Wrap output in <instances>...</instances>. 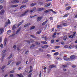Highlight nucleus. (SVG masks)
Segmentation results:
<instances>
[{"mask_svg": "<svg viewBox=\"0 0 77 77\" xmlns=\"http://www.w3.org/2000/svg\"><path fill=\"white\" fill-rule=\"evenodd\" d=\"M29 12V10H26V11H25V12H24L20 16L23 17V16H24V15H26V14H27V12Z\"/></svg>", "mask_w": 77, "mask_h": 77, "instance_id": "1", "label": "nucleus"}, {"mask_svg": "<svg viewBox=\"0 0 77 77\" xmlns=\"http://www.w3.org/2000/svg\"><path fill=\"white\" fill-rule=\"evenodd\" d=\"M44 10H45V8H38L37 9V11H44Z\"/></svg>", "mask_w": 77, "mask_h": 77, "instance_id": "2", "label": "nucleus"}, {"mask_svg": "<svg viewBox=\"0 0 77 77\" xmlns=\"http://www.w3.org/2000/svg\"><path fill=\"white\" fill-rule=\"evenodd\" d=\"M48 47V45H45L44 46H42V47L43 48H47Z\"/></svg>", "mask_w": 77, "mask_h": 77, "instance_id": "3", "label": "nucleus"}, {"mask_svg": "<svg viewBox=\"0 0 77 77\" xmlns=\"http://www.w3.org/2000/svg\"><path fill=\"white\" fill-rule=\"evenodd\" d=\"M12 3H19V1L18 0H14L11 1Z\"/></svg>", "mask_w": 77, "mask_h": 77, "instance_id": "4", "label": "nucleus"}, {"mask_svg": "<svg viewBox=\"0 0 77 77\" xmlns=\"http://www.w3.org/2000/svg\"><path fill=\"white\" fill-rule=\"evenodd\" d=\"M4 32V29L2 28H0V34H2Z\"/></svg>", "mask_w": 77, "mask_h": 77, "instance_id": "5", "label": "nucleus"}, {"mask_svg": "<svg viewBox=\"0 0 77 77\" xmlns=\"http://www.w3.org/2000/svg\"><path fill=\"white\" fill-rule=\"evenodd\" d=\"M5 14V10H2L1 11L0 13V15H3Z\"/></svg>", "mask_w": 77, "mask_h": 77, "instance_id": "6", "label": "nucleus"}, {"mask_svg": "<svg viewBox=\"0 0 77 77\" xmlns=\"http://www.w3.org/2000/svg\"><path fill=\"white\" fill-rule=\"evenodd\" d=\"M63 58L64 60H66V61L69 60V58H68L66 57H64Z\"/></svg>", "mask_w": 77, "mask_h": 77, "instance_id": "7", "label": "nucleus"}, {"mask_svg": "<svg viewBox=\"0 0 77 77\" xmlns=\"http://www.w3.org/2000/svg\"><path fill=\"white\" fill-rule=\"evenodd\" d=\"M41 20H42V17H39L37 19V20L38 21H40Z\"/></svg>", "mask_w": 77, "mask_h": 77, "instance_id": "8", "label": "nucleus"}, {"mask_svg": "<svg viewBox=\"0 0 77 77\" xmlns=\"http://www.w3.org/2000/svg\"><path fill=\"white\" fill-rule=\"evenodd\" d=\"M34 41L33 40H30V41L29 40L26 41V42H28V43H30V42H34Z\"/></svg>", "mask_w": 77, "mask_h": 77, "instance_id": "9", "label": "nucleus"}, {"mask_svg": "<svg viewBox=\"0 0 77 77\" xmlns=\"http://www.w3.org/2000/svg\"><path fill=\"white\" fill-rule=\"evenodd\" d=\"M18 5H12L11 6V8H16L17 7Z\"/></svg>", "mask_w": 77, "mask_h": 77, "instance_id": "10", "label": "nucleus"}, {"mask_svg": "<svg viewBox=\"0 0 77 77\" xmlns=\"http://www.w3.org/2000/svg\"><path fill=\"white\" fill-rule=\"evenodd\" d=\"M47 22H48V20H46L45 22H44L42 23V25L44 26V25H45V24H46Z\"/></svg>", "mask_w": 77, "mask_h": 77, "instance_id": "11", "label": "nucleus"}, {"mask_svg": "<svg viewBox=\"0 0 77 77\" xmlns=\"http://www.w3.org/2000/svg\"><path fill=\"white\" fill-rule=\"evenodd\" d=\"M30 70L29 71V73H30L31 72H32V71H33V69H32V67L31 66H30Z\"/></svg>", "mask_w": 77, "mask_h": 77, "instance_id": "12", "label": "nucleus"}, {"mask_svg": "<svg viewBox=\"0 0 77 77\" xmlns=\"http://www.w3.org/2000/svg\"><path fill=\"white\" fill-rule=\"evenodd\" d=\"M42 44H47V42H46L45 41H42Z\"/></svg>", "mask_w": 77, "mask_h": 77, "instance_id": "13", "label": "nucleus"}, {"mask_svg": "<svg viewBox=\"0 0 77 77\" xmlns=\"http://www.w3.org/2000/svg\"><path fill=\"white\" fill-rule=\"evenodd\" d=\"M36 9V8L35 7L33 9H32L30 11V12H34V11H35Z\"/></svg>", "mask_w": 77, "mask_h": 77, "instance_id": "14", "label": "nucleus"}, {"mask_svg": "<svg viewBox=\"0 0 77 77\" xmlns=\"http://www.w3.org/2000/svg\"><path fill=\"white\" fill-rule=\"evenodd\" d=\"M56 68V66H55L54 65H51L49 66L50 68Z\"/></svg>", "mask_w": 77, "mask_h": 77, "instance_id": "15", "label": "nucleus"}, {"mask_svg": "<svg viewBox=\"0 0 77 77\" xmlns=\"http://www.w3.org/2000/svg\"><path fill=\"white\" fill-rule=\"evenodd\" d=\"M50 11H51V9H48V10H45L44 11L45 13H47Z\"/></svg>", "mask_w": 77, "mask_h": 77, "instance_id": "16", "label": "nucleus"}, {"mask_svg": "<svg viewBox=\"0 0 77 77\" xmlns=\"http://www.w3.org/2000/svg\"><path fill=\"white\" fill-rule=\"evenodd\" d=\"M75 58V56H74V55H72L70 57V58L72 60V59H74Z\"/></svg>", "mask_w": 77, "mask_h": 77, "instance_id": "17", "label": "nucleus"}, {"mask_svg": "<svg viewBox=\"0 0 77 77\" xmlns=\"http://www.w3.org/2000/svg\"><path fill=\"white\" fill-rule=\"evenodd\" d=\"M50 5H51V3H49L45 5V7H48V6H50Z\"/></svg>", "mask_w": 77, "mask_h": 77, "instance_id": "18", "label": "nucleus"}, {"mask_svg": "<svg viewBox=\"0 0 77 77\" xmlns=\"http://www.w3.org/2000/svg\"><path fill=\"white\" fill-rule=\"evenodd\" d=\"M20 63H21V62H18L16 63V65H17V66H18V65H19Z\"/></svg>", "mask_w": 77, "mask_h": 77, "instance_id": "19", "label": "nucleus"}, {"mask_svg": "<svg viewBox=\"0 0 77 77\" xmlns=\"http://www.w3.org/2000/svg\"><path fill=\"white\" fill-rule=\"evenodd\" d=\"M35 5H36V3H32L30 4V6H31V7L33 6H35Z\"/></svg>", "mask_w": 77, "mask_h": 77, "instance_id": "20", "label": "nucleus"}, {"mask_svg": "<svg viewBox=\"0 0 77 77\" xmlns=\"http://www.w3.org/2000/svg\"><path fill=\"white\" fill-rule=\"evenodd\" d=\"M67 38V36L65 35V36H64L63 39L64 41H66Z\"/></svg>", "mask_w": 77, "mask_h": 77, "instance_id": "21", "label": "nucleus"}, {"mask_svg": "<svg viewBox=\"0 0 77 77\" xmlns=\"http://www.w3.org/2000/svg\"><path fill=\"white\" fill-rule=\"evenodd\" d=\"M20 28H19L18 29L16 32V34H18V32H19L20 31Z\"/></svg>", "mask_w": 77, "mask_h": 77, "instance_id": "22", "label": "nucleus"}, {"mask_svg": "<svg viewBox=\"0 0 77 77\" xmlns=\"http://www.w3.org/2000/svg\"><path fill=\"white\" fill-rule=\"evenodd\" d=\"M23 22H24L23 20H22V21H21V22H20L19 23L18 26H20V25L22 24V23H23Z\"/></svg>", "mask_w": 77, "mask_h": 77, "instance_id": "23", "label": "nucleus"}, {"mask_svg": "<svg viewBox=\"0 0 77 77\" xmlns=\"http://www.w3.org/2000/svg\"><path fill=\"white\" fill-rule=\"evenodd\" d=\"M75 33H76L75 32H74L73 35H72V36H73V38H75Z\"/></svg>", "mask_w": 77, "mask_h": 77, "instance_id": "24", "label": "nucleus"}, {"mask_svg": "<svg viewBox=\"0 0 77 77\" xmlns=\"http://www.w3.org/2000/svg\"><path fill=\"white\" fill-rule=\"evenodd\" d=\"M6 44V39H5L4 42V45L5 46Z\"/></svg>", "mask_w": 77, "mask_h": 77, "instance_id": "25", "label": "nucleus"}, {"mask_svg": "<svg viewBox=\"0 0 77 77\" xmlns=\"http://www.w3.org/2000/svg\"><path fill=\"white\" fill-rule=\"evenodd\" d=\"M30 25V23H27L24 26V27H26L27 26H29Z\"/></svg>", "mask_w": 77, "mask_h": 77, "instance_id": "26", "label": "nucleus"}, {"mask_svg": "<svg viewBox=\"0 0 77 77\" xmlns=\"http://www.w3.org/2000/svg\"><path fill=\"white\" fill-rule=\"evenodd\" d=\"M41 33V30H39L36 33L37 35H39V34Z\"/></svg>", "mask_w": 77, "mask_h": 77, "instance_id": "27", "label": "nucleus"}, {"mask_svg": "<svg viewBox=\"0 0 77 77\" xmlns=\"http://www.w3.org/2000/svg\"><path fill=\"white\" fill-rule=\"evenodd\" d=\"M71 7L70 6H69L66 8V10H69V9H71Z\"/></svg>", "mask_w": 77, "mask_h": 77, "instance_id": "28", "label": "nucleus"}, {"mask_svg": "<svg viewBox=\"0 0 77 77\" xmlns=\"http://www.w3.org/2000/svg\"><path fill=\"white\" fill-rule=\"evenodd\" d=\"M12 60H10L8 62V65H10V63H11V62H12Z\"/></svg>", "mask_w": 77, "mask_h": 77, "instance_id": "29", "label": "nucleus"}, {"mask_svg": "<svg viewBox=\"0 0 77 77\" xmlns=\"http://www.w3.org/2000/svg\"><path fill=\"white\" fill-rule=\"evenodd\" d=\"M69 15V14H65L64 16H63V17H64V18H66V17H67L68 15Z\"/></svg>", "mask_w": 77, "mask_h": 77, "instance_id": "30", "label": "nucleus"}, {"mask_svg": "<svg viewBox=\"0 0 77 77\" xmlns=\"http://www.w3.org/2000/svg\"><path fill=\"white\" fill-rule=\"evenodd\" d=\"M59 54V53L58 52H56L54 54V55L55 56H57Z\"/></svg>", "mask_w": 77, "mask_h": 77, "instance_id": "31", "label": "nucleus"}, {"mask_svg": "<svg viewBox=\"0 0 77 77\" xmlns=\"http://www.w3.org/2000/svg\"><path fill=\"white\" fill-rule=\"evenodd\" d=\"M5 54H4L2 57V61H3V59H4V58L5 57Z\"/></svg>", "mask_w": 77, "mask_h": 77, "instance_id": "32", "label": "nucleus"}, {"mask_svg": "<svg viewBox=\"0 0 77 77\" xmlns=\"http://www.w3.org/2000/svg\"><path fill=\"white\" fill-rule=\"evenodd\" d=\"M35 45H32L30 47V48H33V47H35Z\"/></svg>", "mask_w": 77, "mask_h": 77, "instance_id": "33", "label": "nucleus"}, {"mask_svg": "<svg viewBox=\"0 0 77 77\" xmlns=\"http://www.w3.org/2000/svg\"><path fill=\"white\" fill-rule=\"evenodd\" d=\"M16 45H14V46H13V48H14V50H16Z\"/></svg>", "mask_w": 77, "mask_h": 77, "instance_id": "34", "label": "nucleus"}, {"mask_svg": "<svg viewBox=\"0 0 77 77\" xmlns=\"http://www.w3.org/2000/svg\"><path fill=\"white\" fill-rule=\"evenodd\" d=\"M55 48H60V46H55Z\"/></svg>", "mask_w": 77, "mask_h": 77, "instance_id": "35", "label": "nucleus"}, {"mask_svg": "<svg viewBox=\"0 0 77 77\" xmlns=\"http://www.w3.org/2000/svg\"><path fill=\"white\" fill-rule=\"evenodd\" d=\"M59 27H62V25H58L57 26V28H59Z\"/></svg>", "mask_w": 77, "mask_h": 77, "instance_id": "36", "label": "nucleus"}, {"mask_svg": "<svg viewBox=\"0 0 77 77\" xmlns=\"http://www.w3.org/2000/svg\"><path fill=\"white\" fill-rule=\"evenodd\" d=\"M51 12H53V13H54V14H56V12H55V11H53V9H51Z\"/></svg>", "mask_w": 77, "mask_h": 77, "instance_id": "37", "label": "nucleus"}, {"mask_svg": "<svg viewBox=\"0 0 77 77\" xmlns=\"http://www.w3.org/2000/svg\"><path fill=\"white\" fill-rule=\"evenodd\" d=\"M30 36H31V37H32V38H36V37L34 35H30Z\"/></svg>", "mask_w": 77, "mask_h": 77, "instance_id": "38", "label": "nucleus"}, {"mask_svg": "<svg viewBox=\"0 0 77 77\" xmlns=\"http://www.w3.org/2000/svg\"><path fill=\"white\" fill-rule=\"evenodd\" d=\"M27 2H28V0H26L23 1V3H27Z\"/></svg>", "mask_w": 77, "mask_h": 77, "instance_id": "39", "label": "nucleus"}, {"mask_svg": "<svg viewBox=\"0 0 77 77\" xmlns=\"http://www.w3.org/2000/svg\"><path fill=\"white\" fill-rule=\"evenodd\" d=\"M2 42V37H0V43Z\"/></svg>", "mask_w": 77, "mask_h": 77, "instance_id": "40", "label": "nucleus"}, {"mask_svg": "<svg viewBox=\"0 0 77 77\" xmlns=\"http://www.w3.org/2000/svg\"><path fill=\"white\" fill-rule=\"evenodd\" d=\"M3 9V6L0 5V10H1Z\"/></svg>", "mask_w": 77, "mask_h": 77, "instance_id": "41", "label": "nucleus"}, {"mask_svg": "<svg viewBox=\"0 0 77 77\" xmlns=\"http://www.w3.org/2000/svg\"><path fill=\"white\" fill-rule=\"evenodd\" d=\"M7 23H8V24H11V22H10V20H9V19H8V22Z\"/></svg>", "mask_w": 77, "mask_h": 77, "instance_id": "42", "label": "nucleus"}, {"mask_svg": "<svg viewBox=\"0 0 77 77\" xmlns=\"http://www.w3.org/2000/svg\"><path fill=\"white\" fill-rule=\"evenodd\" d=\"M15 29H16V27H15V25H14L13 26V28H12V29L13 30H14Z\"/></svg>", "mask_w": 77, "mask_h": 77, "instance_id": "43", "label": "nucleus"}, {"mask_svg": "<svg viewBox=\"0 0 77 77\" xmlns=\"http://www.w3.org/2000/svg\"><path fill=\"white\" fill-rule=\"evenodd\" d=\"M36 16H37L35 14L34 16H31L30 17H31V18H33V17H36Z\"/></svg>", "mask_w": 77, "mask_h": 77, "instance_id": "44", "label": "nucleus"}, {"mask_svg": "<svg viewBox=\"0 0 77 77\" xmlns=\"http://www.w3.org/2000/svg\"><path fill=\"white\" fill-rule=\"evenodd\" d=\"M69 38H73V36L72 35H70L69 36Z\"/></svg>", "mask_w": 77, "mask_h": 77, "instance_id": "45", "label": "nucleus"}, {"mask_svg": "<svg viewBox=\"0 0 77 77\" xmlns=\"http://www.w3.org/2000/svg\"><path fill=\"white\" fill-rule=\"evenodd\" d=\"M5 52H6V50H4L2 52V54H3V53H5Z\"/></svg>", "mask_w": 77, "mask_h": 77, "instance_id": "46", "label": "nucleus"}, {"mask_svg": "<svg viewBox=\"0 0 77 77\" xmlns=\"http://www.w3.org/2000/svg\"><path fill=\"white\" fill-rule=\"evenodd\" d=\"M23 68V67H20L18 69L19 70H21Z\"/></svg>", "mask_w": 77, "mask_h": 77, "instance_id": "47", "label": "nucleus"}, {"mask_svg": "<svg viewBox=\"0 0 77 77\" xmlns=\"http://www.w3.org/2000/svg\"><path fill=\"white\" fill-rule=\"evenodd\" d=\"M63 68H65L66 67H67V66L66 65H63L62 66Z\"/></svg>", "mask_w": 77, "mask_h": 77, "instance_id": "48", "label": "nucleus"}, {"mask_svg": "<svg viewBox=\"0 0 77 77\" xmlns=\"http://www.w3.org/2000/svg\"><path fill=\"white\" fill-rule=\"evenodd\" d=\"M8 24H9L8 23H6L5 24V26L6 27V26H7Z\"/></svg>", "mask_w": 77, "mask_h": 77, "instance_id": "49", "label": "nucleus"}, {"mask_svg": "<svg viewBox=\"0 0 77 77\" xmlns=\"http://www.w3.org/2000/svg\"><path fill=\"white\" fill-rule=\"evenodd\" d=\"M28 77H32V73H30L28 76Z\"/></svg>", "mask_w": 77, "mask_h": 77, "instance_id": "50", "label": "nucleus"}, {"mask_svg": "<svg viewBox=\"0 0 77 77\" xmlns=\"http://www.w3.org/2000/svg\"><path fill=\"white\" fill-rule=\"evenodd\" d=\"M64 48H68V46L67 45H66L64 46Z\"/></svg>", "mask_w": 77, "mask_h": 77, "instance_id": "51", "label": "nucleus"}, {"mask_svg": "<svg viewBox=\"0 0 77 77\" xmlns=\"http://www.w3.org/2000/svg\"><path fill=\"white\" fill-rule=\"evenodd\" d=\"M4 0H0V3H3Z\"/></svg>", "mask_w": 77, "mask_h": 77, "instance_id": "52", "label": "nucleus"}, {"mask_svg": "<svg viewBox=\"0 0 77 77\" xmlns=\"http://www.w3.org/2000/svg\"><path fill=\"white\" fill-rule=\"evenodd\" d=\"M14 70H12V71H11L10 72V73H14Z\"/></svg>", "mask_w": 77, "mask_h": 77, "instance_id": "53", "label": "nucleus"}, {"mask_svg": "<svg viewBox=\"0 0 77 77\" xmlns=\"http://www.w3.org/2000/svg\"><path fill=\"white\" fill-rule=\"evenodd\" d=\"M12 57V55L11 54V55L9 56L8 58H9V59H10V58H11V57Z\"/></svg>", "mask_w": 77, "mask_h": 77, "instance_id": "54", "label": "nucleus"}, {"mask_svg": "<svg viewBox=\"0 0 77 77\" xmlns=\"http://www.w3.org/2000/svg\"><path fill=\"white\" fill-rule=\"evenodd\" d=\"M14 75L12 74H11L10 75V77H13Z\"/></svg>", "mask_w": 77, "mask_h": 77, "instance_id": "55", "label": "nucleus"}, {"mask_svg": "<svg viewBox=\"0 0 77 77\" xmlns=\"http://www.w3.org/2000/svg\"><path fill=\"white\" fill-rule=\"evenodd\" d=\"M41 74H42L41 72H40V74H39V77H41V76H42Z\"/></svg>", "mask_w": 77, "mask_h": 77, "instance_id": "56", "label": "nucleus"}, {"mask_svg": "<svg viewBox=\"0 0 77 77\" xmlns=\"http://www.w3.org/2000/svg\"><path fill=\"white\" fill-rule=\"evenodd\" d=\"M5 68V66H3L2 67V69H3L4 68Z\"/></svg>", "mask_w": 77, "mask_h": 77, "instance_id": "57", "label": "nucleus"}, {"mask_svg": "<svg viewBox=\"0 0 77 77\" xmlns=\"http://www.w3.org/2000/svg\"><path fill=\"white\" fill-rule=\"evenodd\" d=\"M35 26H33L31 27V29H35Z\"/></svg>", "mask_w": 77, "mask_h": 77, "instance_id": "58", "label": "nucleus"}, {"mask_svg": "<svg viewBox=\"0 0 77 77\" xmlns=\"http://www.w3.org/2000/svg\"><path fill=\"white\" fill-rule=\"evenodd\" d=\"M36 44L37 45H40V43H38V42H36Z\"/></svg>", "mask_w": 77, "mask_h": 77, "instance_id": "59", "label": "nucleus"}, {"mask_svg": "<svg viewBox=\"0 0 77 77\" xmlns=\"http://www.w3.org/2000/svg\"><path fill=\"white\" fill-rule=\"evenodd\" d=\"M0 47L1 48H3V44H1L0 45Z\"/></svg>", "mask_w": 77, "mask_h": 77, "instance_id": "60", "label": "nucleus"}, {"mask_svg": "<svg viewBox=\"0 0 77 77\" xmlns=\"http://www.w3.org/2000/svg\"><path fill=\"white\" fill-rule=\"evenodd\" d=\"M49 19H50V20H52L53 19V18L52 17H51L49 18Z\"/></svg>", "mask_w": 77, "mask_h": 77, "instance_id": "61", "label": "nucleus"}, {"mask_svg": "<svg viewBox=\"0 0 77 77\" xmlns=\"http://www.w3.org/2000/svg\"><path fill=\"white\" fill-rule=\"evenodd\" d=\"M63 26H67V24L66 23H63Z\"/></svg>", "mask_w": 77, "mask_h": 77, "instance_id": "62", "label": "nucleus"}, {"mask_svg": "<svg viewBox=\"0 0 77 77\" xmlns=\"http://www.w3.org/2000/svg\"><path fill=\"white\" fill-rule=\"evenodd\" d=\"M7 33H11V30H8L7 32Z\"/></svg>", "mask_w": 77, "mask_h": 77, "instance_id": "63", "label": "nucleus"}, {"mask_svg": "<svg viewBox=\"0 0 77 77\" xmlns=\"http://www.w3.org/2000/svg\"><path fill=\"white\" fill-rule=\"evenodd\" d=\"M69 5V4H65V6H68Z\"/></svg>", "mask_w": 77, "mask_h": 77, "instance_id": "64", "label": "nucleus"}]
</instances>
